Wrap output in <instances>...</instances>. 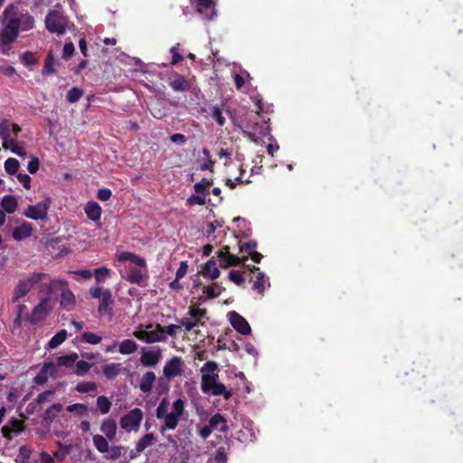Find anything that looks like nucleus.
Here are the masks:
<instances>
[{
  "instance_id": "nucleus-28",
  "label": "nucleus",
  "mask_w": 463,
  "mask_h": 463,
  "mask_svg": "<svg viewBox=\"0 0 463 463\" xmlns=\"http://www.w3.org/2000/svg\"><path fill=\"white\" fill-rule=\"evenodd\" d=\"M1 205L6 213H14L17 209L18 203L14 196L5 195L2 199Z\"/></svg>"
},
{
  "instance_id": "nucleus-18",
  "label": "nucleus",
  "mask_w": 463,
  "mask_h": 463,
  "mask_svg": "<svg viewBox=\"0 0 463 463\" xmlns=\"http://www.w3.org/2000/svg\"><path fill=\"white\" fill-rule=\"evenodd\" d=\"M250 272L258 271V274L256 276V279L253 282L252 289L257 291L259 295L262 296L265 290V275L263 272L260 271V269L256 266H247Z\"/></svg>"
},
{
  "instance_id": "nucleus-13",
  "label": "nucleus",
  "mask_w": 463,
  "mask_h": 463,
  "mask_svg": "<svg viewBox=\"0 0 463 463\" xmlns=\"http://www.w3.org/2000/svg\"><path fill=\"white\" fill-rule=\"evenodd\" d=\"M184 364V361L181 357L175 356L168 360L164 366L163 373L164 376L167 379L175 378L178 376L182 373V367Z\"/></svg>"
},
{
  "instance_id": "nucleus-11",
  "label": "nucleus",
  "mask_w": 463,
  "mask_h": 463,
  "mask_svg": "<svg viewBox=\"0 0 463 463\" xmlns=\"http://www.w3.org/2000/svg\"><path fill=\"white\" fill-rule=\"evenodd\" d=\"M229 320L232 327L243 335H249L251 328L247 320L236 311H231L228 314Z\"/></svg>"
},
{
  "instance_id": "nucleus-19",
  "label": "nucleus",
  "mask_w": 463,
  "mask_h": 463,
  "mask_svg": "<svg viewBox=\"0 0 463 463\" xmlns=\"http://www.w3.org/2000/svg\"><path fill=\"white\" fill-rule=\"evenodd\" d=\"M162 358V351L159 346L146 348V367L155 366Z\"/></svg>"
},
{
  "instance_id": "nucleus-9",
  "label": "nucleus",
  "mask_w": 463,
  "mask_h": 463,
  "mask_svg": "<svg viewBox=\"0 0 463 463\" xmlns=\"http://www.w3.org/2000/svg\"><path fill=\"white\" fill-rule=\"evenodd\" d=\"M166 83L176 92H185L192 89V81L176 71H171L166 75Z\"/></svg>"
},
{
  "instance_id": "nucleus-30",
  "label": "nucleus",
  "mask_w": 463,
  "mask_h": 463,
  "mask_svg": "<svg viewBox=\"0 0 463 463\" xmlns=\"http://www.w3.org/2000/svg\"><path fill=\"white\" fill-rule=\"evenodd\" d=\"M76 353L70 354L68 355H61L57 358L58 366L72 367L78 359Z\"/></svg>"
},
{
  "instance_id": "nucleus-4",
  "label": "nucleus",
  "mask_w": 463,
  "mask_h": 463,
  "mask_svg": "<svg viewBox=\"0 0 463 463\" xmlns=\"http://www.w3.org/2000/svg\"><path fill=\"white\" fill-rule=\"evenodd\" d=\"M68 24V18L57 10L49 12L45 18V25L49 32L63 34Z\"/></svg>"
},
{
  "instance_id": "nucleus-17",
  "label": "nucleus",
  "mask_w": 463,
  "mask_h": 463,
  "mask_svg": "<svg viewBox=\"0 0 463 463\" xmlns=\"http://www.w3.org/2000/svg\"><path fill=\"white\" fill-rule=\"evenodd\" d=\"M201 274L203 276V277H207L209 279H211L212 280H214L216 279L219 278L220 276V270L219 269L217 268L216 266V262L215 260H213V258H212L211 260H209L203 267L202 270H201Z\"/></svg>"
},
{
  "instance_id": "nucleus-42",
  "label": "nucleus",
  "mask_w": 463,
  "mask_h": 463,
  "mask_svg": "<svg viewBox=\"0 0 463 463\" xmlns=\"http://www.w3.org/2000/svg\"><path fill=\"white\" fill-rule=\"evenodd\" d=\"M118 366L119 364H106L103 367L104 375L109 379L115 378L119 373Z\"/></svg>"
},
{
  "instance_id": "nucleus-55",
  "label": "nucleus",
  "mask_w": 463,
  "mask_h": 463,
  "mask_svg": "<svg viewBox=\"0 0 463 463\" xmlns=\"http://www.w3.org/2000/svg\"><path fill=\"white\" fill-rule=\"evenodd\" d=\"M212 117L215 119L217 124L221 127L224 126L225 124V118L222 116V112L221 109L218 107L213 108Z\"/></svg>"
},
{
  "instance_id": "nucleus-5",
  "label": "nucleus",
  "mask_w": 463,
  "mask_h": 463,
  "mask_svg": "<svg viewBox=\"0 0 463 463\" xmlns=\"http://www.w3.org/2000/svg\"><path fill=\"white\" fill-rule=\"evenodd\" d=\"M46 277L45 273L34 272L26 279L21 280L15 288L13 302H16L20 298L24 297L35 284Z\"/></svg>"
},
{
  "instance_id": "nucleus-64",
  "label": "nucleus",
  "mask_w": 463,
  "mask_h": 463,
  "mask_svg": "<svg viewBox=\"0 0 463 463\" xmlns=\"http://www.w3.org/2000/svg\"><path fill=\"white\" fill-rule=\"evenodd\" d=\"M75 52V47L72 43H66L62 51V57L67 60L71 58Z\"/></svg>"
},
{
  "instance_id": "nucleus-27",
  "label": "nucleus",
  "mask_w": 463,
  "mask_h": 463,
  "mask_svg": "<svg viewBox=\"0 0 463 463\" xmlns=\"http://www.w3.org/2000/svg\"><path fill=\"white\" fill-rule=\"evenodd\" d=\"M165 339V331L152 330V325H146V343H155Z\"/></svg>"
},
{
  "instance_id": "nucleus-26",
  "label": "nucleus",
  "mask_w": 463,
  "mask_h": 463,
  "mask_svg": "<svg viewBox=\"0 0 463 463\" xmlns=\"http://www.w3.org/2000/svg\"><path fill=\"white\" fill-rule=\"evenodd\" d=\"M209 393H211L213 396H223L225 400H229L232 396V392L227 390L226 386L222 383H216L213 388H211V391H209Z\"/></svg>"
},
{
  "instance_id": "nucleus-37",
  "label": "nucleus",
  "mask_w": 463,
  "mask_h": 463,
  "mask_svg": "<svg viewBox=\"0 0 463 463\" xmlns=\"http://www.w3.org/2000/svg\"><path fill=\"white\" fill-rule=\"evenodd\" d=\"M97 408L102 414H107L111 408V402L106 396H99L97 399Z\"/></svg>"
},
{
  "instance_id": "nucleus-63",
  "label": "nucleus",
  "mask_w": 463,
  "mask_h": 463,
  "mask_svg": "<svg viewBox=\"0 0 463 463\" xmlns=\"http://www.w3.org/2000/svg\"><path fill=\"white\" fill-rule=\"evenodd\" d=\"M40 161L38 157L32 156L28 163L27 169L31 174H35L39 170Z\"/></svg>"
},
{
  "instance_id": "nucleus-41",
  "label": "nucleus",
  "mask_w": 463,
  "mask_h": 463,
  "mask_svg": "<svg viewBox=\"0 0 463 463\" xmlns=\"http://www.w3.org/2000/svg\"><path fill=\"white\" fill-rule=\"evenodd\" d=\"M83 93L81 89L73 87L67 93V100L70 103H75L83 96Z\"/></svg>"
},
{
  "instance_id": "nucleus-1",
  "label": "nucleus",
  "mask_w": 463,
  "mask_h": 463,
  "mask_svg": "<svg viewBox=\"0 0 463 463\" xmlns=\"http://www.w3.org/2000/svg\"><path fill=\"white\" fill-rule=\"evenodd\" d=\"M22 21L18 17L10 19L6 25L0 31V52L8 54L11 44L16 40Z\"/></svg>"
},
{
  "instance_id": "nucleus-14",
  "label": "nucleus",
  "mask_w": 463,
  "mask_h": 463,
  "mask_svg": "<svg viewBox=\"0 0 463 463\" xmlns=\"http://www.w3.org/2000/svg\"><path fill=\"white\" fill-rule=\"evenodd\" d=\"M25 429L24 421L17 419H11L6 425H5L1 431L3 437L8 440H11L13 433L19 434Z\"/></svg>"
},
{
  "instance_id": "nucleus-35",
  "label": "nucleus",
  "mask_w": 463,
  "mask_h": 463,
  "mask_svg": "<svg viewBox=\"0 0 463 463\" xmlns=\"http://www.w3.org/2000/svg\"><path fill=\"white\" fill-rule=\"evenodd\" d=\"M127 279L131 283L140 284V282L143 280L141 270L137 268H129Z\"/></svg>"
},
{
  "instance_id": "nucleus-8",
  "label": "nucleus",
  "mask_w": 463,
  "mask_h": 463,
  "mask_svg": "<svg viewBox=\"0 0 463 463\" xmlns=\"http://www.w3.org/2000/svg\"><path fill=\"white\" fill-rule=\"evenodd\" d=\"M52 200L46 197L43 202L35 205H29L24 214L33 220H44L47 217L48 210L51 206Z\"/></svg>"
},
{
  "instance_id": "nucleus-60",
  "label": "nucleus",
  "mask_w": 463,
  "mask_h": 463,
  "mask_svg": "<svg viewBox=\"0 0 463 463\" xmlns=\"http://www.w3.org/2000/svg\"><path fill=\"white\" fill-rule=\"evenodd\" d=\"M218 369V364L213 361L206 362L202 367L201 371L203 373H214Z\"/></svg>"
},
{
  "instance_id": "nucleus-50",
  "label": "nucleus",
  "mask_w": 463,
  "mask_h": 463,
  "mask_svg": "<svg viewBox=\"0 0 463 463\" xmlns=\"http://www.w3.org/2000/svg\"><path fill=\"white\" fill-rule=\"evenodd\" d=\"M240 251H245L250 256L251 252L255 251V249L257 248V242L255 241H249L243 243L239 244Z\"/></svg>"
},
{
  "instance_id": "nucleus-29",
  "label": "nucleus",
  "mask_w": 463,
  "mask_h": 463,
  "mask_svg": "<svg viewBox=\"0 0 463 463\" xmlns=\"http://www.w3.org/2000/svg\"><path fill=\"white\" fill-rule=\"evenodd\" d=\"M112 302L113 299L110 291L109 289L104 290V297L100 298L98 307L99 313L102 315L107 312L109 305L112 304Z\"/></svg>"
},
{
  "instance_id": "nucleus-46",
  "label": "nucleus",
  "mask_w": 463,
  "mask_h": 463,
  "mask_svg": "<svg viewBox=\"0 0 463 463\" xmlns=\"http://www.w3.org/2000/svg\"><path fill=\"white\" fill-rule=\"evenodd\" d=\"M168 404L165 398L162 399L159 405L156 408V415L157 419H163L168 414Z\"/></svg>"
},
{
  "instance_id": "nucleus-62",
  "label": "nucleus",
  "mask_w": 463,
  "mask_h": 463,
  "mask_svg": "<svg viewBox=\"0 0 463 463\" xmlns=\"http://www.w3.org/2000/svg\"><path fill=\"white\" fill-rule=\"evenodd\" d=\"M18 19H21V26L23 25L24 30L32 28L33 26L34 20L28 14H22L20 17H18Z\"/></svg>"
},
{
  "instance_id": "nucleus-32",
  "label": "nucleus",
  "mask_w": 463,
  "mask_h": 463,
  "mask_svg": "<svg viewBox=\"0 0 463 463\" xmlns=\"http://www.w3.org/2000/svg\"><path fill=\"white\" fill-rule=\"evenodd\" d=\"M67 337V332L64 329L60 330L48 343L49 348H56L60 345H61Z\"/></svg>"
},
{
  "instance_id": "nucleus-52",
  "label": "nucleus",
  "mask_w": 463,
  "mask_h": 463,
  "mask_svg": "<svg viewBox=\"0 0 463 463\" xmlns=\"http://www.w3.org/2000/svg\"><path fill=\"white\" fill-rule=\"evenodd\" d=\"M229 279L238 286H241L245 282V279L239 270H231L229 272Z\"/></svg>"
},
{
  "instance_id": "nucleus-3",
  "label": "nucleus",
  "mask_w": 463,
  "mask_h": 463,
  "mask_svg": "<svg viewBox=\"0 0 463 463\" xmlns=\"http://www.w3.org/2000/svg\"><path fill=\"white\" fill-rule=\"evenodd\" d=\"M184 411V401L181 398L176 399L173 403L172 411L163 418L164 423L159 428L160 432L163 434L166 430H175L178 424L179 417L183 415Z\"/></svg>"
},
{
  "instance_id": "nucleus-56",
  "label": "nucleus",
  "mask_w": 463,
  "mask_h": 463,
  "mask_svg": "<svg viewBox=\"0 0 463 463\" xmlns=\"http://www.w3.org/2000/svg\"><path fill=\"white\" fill-rule=\"evenodd\" d=\"M178 46H179V44L177 43L176 45L173 46L170 49V52L172 53L171 64H173V65H176V64H178L179 62H181L184 60L183 55H181L178 52Z\"/></svg>"
},
{
  "instance_id": "nucleus-38",
  "label": "nucleus",
  "mask_w": 463,
  "mask_h": 463,
  "mask_svg": "<svg viewBox=\"0 0 463 463\" xmlns=\"http://www.w3.org/2000/svg\"><path fill=\"white\" fill-rule=\"evenodd\" d=\"M75 390L80 393L95 392L97 384L94 382H81L76 385Z\"/></svg>"
},
{
  "instance_id": "nucleus-54",
  "label": "nucleus",
  "mask_w": 463,
  "mask_h": 463,
  "mask_svg": "<svg viewBox=\"0 0 463 463\" xmlns=\"http://www.w3.org/2000/svg\"><path fill=\"white\" fill-rule=\"evenodd\" d=\"M228 457L223 447H220L216 449L214 455V461L216 463H227Z\"/></svg>"
},
{
  "instance_id": "nucleus-36",
  "label": "nucleus",
  "mask_w": 463,
  "mask_h": 463,
  "mask_svg": "<svg viewBox=\"0 0 463 463\" xmlns=\"http://www.w3.org/2000/svg\"><path fill=\"white\" fill-rule=\"evenodd\" d=\"M107 452H109V454L105 456L107 459L116 460L124 455L126 450L121 446H112L110 449L109 448Z\"/></svg>"
},
{
  "instance_id": "nucleus-48",
  "label": "nucleus",
  "mask_w": 463,
  "mask_h": 463,
  "mask_svg": "<svg viewBox=\"0 0 463 463\" xmlns=\"http://www.w3.org/2000/svg\"><path fill=\"white\" fill-rule=\"evenodd\" d=\"M81 338L82 341L92 345H97L101 341V337L92 332H84L81 335Z\"/></svg>"
},
{
  "instance_id": "nucleus-6",
  "label": "nucleus",
  "mask_w": 463,
  "mask_h": 463,
  "mask_svg": "<svg viewBox=\"0 0 463 463\" xmlns=\"http://www.w3.org/2000/svg\"><path fill=\"white\" fill-rule=\"evenodd\" d=\"M258 106V111L253 116V120H255L254 126L252 127H246V129H242L243 133L246 134L249 137L255 140V137L258 136H267L269 134V126L268 125V121L263 120L262 124H259L257 121L259 118H260V112L262 111V107L260 105V100H258L256 103Z\"/></svg>"
},
{
  "instance_id": "nucleus-16",
  "label": "nucleus",
  "mask_w": 463,
  "mask_h": 463,
  "mask_svg": "<svg viewBox=\"0 0 463 463\" xmlns=\"http://www.w3.org/2000/svg\"><path fill=\"white\" fill-rule=\"evenodd\" d=\"M33 226L29 222H23L21 225L17 226L13 231V238L21 241L26 238H29L32 235Z\"/></svg>"
},
{
  "instance_id": "nucleus-25",
  "label": "nucleus",
  "mask_w": 463,
  "mask_h": 463,
  "mask_svg": "<svg viewBox=\"0 0 463 463\" xmlns=\"http://www.w3.org/2000/svg\"><path fill=\"white\" fill-rule=\"evenodd\" d=\"M62 411V405L61 403H54L49 407L43 415V420L45 422L51 423Z\"/></svg>"
},
{
  "instance_id": "nucleus-12",
  "label": "nucleus",
  "mask_w": 463,
  "mask_h": 463,
  "mask_svg": "<svg viewBox=\"0 0 463 463\" xmlns=\"http://www.w3.org/2000/svg\"><path fill=\"white\" fill-rule=\"evenodd\" d=\"M48 301V298L42 299L41 302L34 307L32 314L26 317V320L33 325H36L38 322L43 320L51 311V307H47Z\"/></svg>"
},
{
  "instance_id": "nucleus-47",
  "label": "nucleus",
  "mask_w": 463,
  "mask_h": 463,
  "mask_svg": "<svg viewBox=\"0 0 463 463\" xmlns=\"http://www.w3.org/2000/svg\"><path fill=\"white\" fill-rule=\"evenodd\" d=\"M90 367H91L90 364H89L83 360H80V361L76 362L75 373L77 375L83 376L84 374H86L89 372Z\"/></svg>"
},
{
  "instance_id": "nucleus-45",
  "label": "nucleus",
  "mask_w": 463,
  "mask_h": 463,
  "mask_svg": "<svg viewBox=\"0 0 463 463\" xmlns=\"http://www.w3.org/2000/svg\"><path fill=\"white\" fill-rule=\"evenodd\" d=\"M22 62L26 65H33L38 62V58L35 56V53L32 52H25L21 55Z\"/></svg>"
},
{
  "instance_id": "nucleus-33",
  "label": "nucleus",
  "mask_w": 463,
  "mask_h": 463,
  "mask_svg": "<svg viewBox=\"0 0 463 463\" xmlns=\"http://www.w3.org/2000/svg\"><path fill=\"white\" fill-rule=\"evenodd\" d=\"M213 181L203 178L200 182L194 184V189L197 194H208V189L213 185Z\"/></svg>"
},
{
  "instance_id": "nucleus-58",
  "label": "nucleus",
  "mask_w": 463,
  "mask_h": 463,
  "mask_svg": "<svg viewBox=\"0 0 463 463\" xmlns=\"http://www.w3.org/2000/svg\"><path fill=\"white\" fill-rule=\"evenodd\" d=\"M32 454V450L26 446H21L19 449L18 458H21L22 463H29L28 459Z\"/></svg>"
},
{
  "instance_id": "nucleus-40",
  "label": "nucleus",
  "mask_w": 463,
  "mask_h": 463,
  "mask_svg": "<svg viewBox=\"0 0 463 463\" xmlns=\"http://www.w3.org/2000/svg\"><path fill=\"white\" fill-rule=\"evenodd\" d=\"M137 349V345L133 340L127 339L124 340L119 345V352L121 354H132Z\"/></svg>"
},
{
  "instance_id": "nucleus-22",
  "label": "nucleus",
  "mask_w": 463,
  "mask_h": 463,
  "mask_svg": "<svg viewBox=\"0 0 463 463\" xmlns=\"http://www.w3.org/2000/svg\"><path fill=\"white\" fill-rule=\"evenodd\" d=\"M117 260L118 261L124 262V261H129L131 264H136L138 267H144L145 266V260L141 258H139L135 253L123 251L118 254H117Z\"/></svg>"
},
{
  "instance_id": "nucleus-43",
  "label": "nucleus",
  "mask_w": 463,
  "mask_h": 463,
  "mask_svg": "<svg viewBox=\"0 0 463 463\" xmlns=\"http://www.w3.org/2000/svg\"><path fill=\"white\" fill-rule=\"evenodd\" d=\"M0 137L4 140L3 147L5 148V149L8 148V146H7V140H8V138L10 137V130H9L8 123H7L6 119H4L0 123Z\"/></svg>"
},
{
  "instance_id": "nucleus-7",
  "label": "nucleus",
  "mask_w": 463,
  "mask_h": 463,
  "mask_svg": "<svg viewBox=\"0 0 463 463\" xmlns=\"http://www.w3.org/2000/svg\"><path fill=\"white\" fill-rule=\"evenodd\" d=\"M217 258L220 261V266L222 269H228L230 267H237L241 264L245 265V261L248 257L239 258L238 256L230 252V247L225 245L217 252Z\"/></svg>"
},
{
  "instance_id": "nucleus-20",
  "label": "nucleus",
  "mask_w": 463,
  "mask_h": 463,
  "mask_svg": "<svg viewBox=\"0 0 463 463\" xmlns=\"http://www.w3.org/2000/svg\"><path fill=\"white\" fill-rule=\"evenodd\" d=\"M217 373H203L201 381V390L203 393H209L211 388L217 383Z\"/></svg>"
},
{
  "instance_id": "nucleus-23",
  "label": "nucleus",
  "mask_w": 463,
  "mask_h": 463,
  "mask_svg": "<svg viewBox=\"0 0 463 463\" xmlns=\"http://www.w3.org/2000/svg\"><path fill=\"white\" fill-rule=\"evenodd\" d=\"M101 431L106 435V437L112 440L117 432V423L113 419H108L104 420L100 427Z\"/></svg>"
},
{
  "instance_id": "nucleus-2",
  "label": "nucleus",
  "mask_w": 463,
  "mask_h": 463,
  "mask_svg": "<svg viewBox=\"0 0 463 463\" xmlns=\"http://www.w3.org/2000/svg\"><path fill=\"white\" fill-rule=\"evenodd\" d=\"M67 282L63 280H52L46 286L47 293L52 294L57 290L61 291V306L67 310L74 307L76 300L72 291L67 288Z\"/></svg>"
},
{
  "instance_id": "nucleus-31",
  "label": "nucleus",
  "mask_w": 463,
  "mask_h": 463,
  "mask_svg": "<svg viewBox=\"0 0 463 463\" xmlns=\"http://www.w3.org/2000/svg\"><path fill=\"white\" fill-rule=\"evenodd\" d=\"M55 71L56 70L54 68V57L52 52H49L45 58V62L43 69L42 70V74L49 75L54 73Z\"/></svg>"
},
{
  "instance_id": "nucleus-34",
  "label": "nucleus",
  "mask_w": 463,
  "mask_h": 463,
  "mask_svg": "<svg viewBox=\"0 0 463 463\" xmlns=\"http://www.w3.org/2000/svg\"><path fill=\"white\" fill-rule=\"evenodd\" d=\"M93 443L99 452H107L109 450V442L102 435L93 436Z\"/></svg>"
},
{
  "instance_id": "nucleus-21",
  "label": "nucleus",
  "mask_w": 463,
  "mask_h": 463,
  "mask_svg": "<svg viewBox=\"0 0 463 463\" xmlns=\"http://www.w3.org/2000/svg\"><path fill=\"white\" fill-rule=\"evenodd\" d=\"M85 213L90 220L97 222L100 219L101 207L97 202H89L85 206Z\"/></svg>"
},
{
  "instance_id": "nucleus-59",
  "label": "nucleus",
  "mask_w": 463,
  "mask_h": 463,
  "mask_svg": "<svg viewBox=\"0 0 463 463\" xmlns=\"http://www.w3.org/2000/svg\"><path fill=\"white\" fill-rule=\"evenodd\" d=\"M109 270L105 267L99 268V269H95V279L98 283H99L100 281H103L107 277H109Z\"/></svg>"
},
{
  "instance_id": "nucleus-49",
  "label": "nucleus",
  "mask_w": 463,
  "mask_h": 463,
  "mask_svg": "<svg viewBox=\"0 0 463 463\" xmlns=\"http://www.w3.org/2000/svg\"><path fill=\"white\" fill-rule=\"evenodd\" d=\"M201 194H202L191 195L187 199L186 204L189 205V206H193V205H195V204L204 205L206 203L205 197L203 195H201Z\"/></svg>"
},
{
  "instance_id": "nucleus-15",
  "label": "nucleus",
  "mask_w": 463,
  "mask_h": 463,
  "mask_svg": "<svg viewBox=\"0 0 463 463\" xmlns=\"http://www.w3.org/2000/svg\"><path fill=\"white\" fill-rule=\"evenodd\" d=\"M196 4L198 6V12H200L201 14H203L204 11H210L209 14H205V20L211 21L217 16V13L214 8L215 3L213 2V0H196Z\"/></svg>"
},
{
  "instance_id": "nucleus-24",
  "label": "nucleus",
  "mask_w": 463,
  "mask_h": 463,
  "mask_svg": "<svg viewBox=\"0 0 463 463\" xmlns=\"http://www.w3.org/2000/svg\"><path fill=\"white\" fill-rule=\"evenodd\" d=\"M209 423L211 427L219 430L221 432H226L229 429L225 418L220 413L213 415L209 420Z\"/></svg>"
},
{
  "instance_id": "nucleus-61",
  "label": "nucleus",
  "mask_w": 463,
  "mask_h": 463,
  "mask_svg": "<svg viewBox=\"0 0 463 463\" xmlns=\"http://www.w3.org/2000/svg\"><path fill=\"white\" fill-rule=\"evenodd\" d=\"M56 392L55 388L47 390L45 392H41L36 399L37 403L42 404L44 403L50 396H52Z\"/></svg>"
},
{
  "instance_id": "nucleus-53",
  "label": "nucleus",
  "mask_w": 463,
  "mask_h": 463,
  "mask_svg": "<svg viewBox=\"0 0 463 463\" xmlns=\"http://www.w3.org/2000/svg\"><path fill=\"white\" fill-rule=\"evenodd\" d=\"M207 314V310L205 308H199V307H191L188 311V315L192 318H200L202 319Z\"/></svg>"
},
{
  "instance_id": "nucleus-57",
  "label": "nucleus",
  "mask_w": 463,
  "mask_h": 463,
  "mask_svg": "<svg viewBox=\"0 0 463 463\" xmlns=\"http://www.w3.org/2000/svg\"><path fill=\"white\" fill-rule=\"evenodd\" d=\"M13 17H19L17 14V7L14 5H10L4 11V18L8 22Z\"/></svg>"
},
{
  "instance_id": "nucleus-51",
  "label": "nucleus",
  "mask_w": 463,
  "mask_h": 463,
  "mask_svg": "<svg viewBox=\"0 0 463 463\" xmlns=\"http://www.w3.org/2000/svg\"><path fill=\"white\" fill-rule=\"evenodd\" d=\"M47 381H48V371L43 364L40 373L34 377L33 382L35 384L43 385Z\"/></svg>"
},
{
  "instance_id": "nucleus-44",
  "label": "nucleus",
  "mask_w": 463,
  "mask_h": 463,
  "mask_svg": "<svg viewBox=\"0 0 463 463\" xmlns=\"http://www.w3.org/2000/svg\"><path fill=\"white\" fill-rule=\"evenodd\" d=\"M66 410L70 412H76L79 416H85L88 414V407L82 403H75L67 406Z\"/></svg>"
},
{
  "instance_id": "nucleus-39",
  "label": "nucleus",
  "mask_w": 463,
  "mask_h": 463,
  "mask_svg": "<svg viewBox=\"0 0 463 463\" xmlns=\"http://www.w3.org/2000/svg\"><path fill=\"white\" fill-rule=\"evenodd\" d=\"M19 167H20V163L15 158H8L5 162V169L11 175L16 174L17 171L19 170Z\"/></svg>"
},
{
  "instance_id": "nucleus-10",
  "label": "nucleus",
  "mask_w": 463,
  "mask_h": 463,
  "mask_svg": "<svg viewBox=\"0 0 463 463\" xmlns=\"http://www.w3.org/2000/svg\"><path fill=\"white\" fill-rule=\"evenodd\" d=\"M143 418V412L140 409L136 408L130 411L127 415H124L119 421L120 427L127 431H131L133 429L137 428Z\"/></svg>"
}]
</instances>
